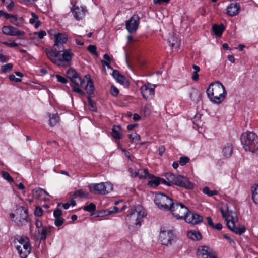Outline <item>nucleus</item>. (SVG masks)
<instances>
[{"label": "nucleus", "mask_w": 258, "mask_h": 258, "mask_svg": "<svg viewBox=\"0 0 258 258\" xmlns=\"http://www.w3.org/2000/svg\"><path fill=\"white\" fill-rule=\"evenodd\" d=\"M54 35L55 38L54 49L46 50L47 57L58 67L70 66L74 54L71 49H65L63 45L67 42V35L60 33L54 34Z\"/></svg>", "instance_id": "nucleus-1"}, {"label": "nucleus", "mask_w": 258, "mask_h": 258, "mask_svg": "<svg viewBox=\"0 0 258 258\" xmlns=\"http://www.w3.org/2000/svg\"><path fill=\"white\" fill-rule=\"evenodd\" d=\"M207 94L211 102L215 104H219L225 98L227 91L221 83L216 81L210 84L207 89Z\"/></svg>", "instance_id": "nucleus-2"}, {"label": "nucleus", "mask_w": 258, "mask_h": 258, "mask_svg": "<svg viewBox=\"0 0 258 258\" xmlns=\"http://www.w3.org/2000/svg\"><path fill=\"white\" fill-rule=\"evenodd\" d=\"M220 211L222 215L223 218L226 222L228 228L235 233L241 235L245 231V228L242 225H239L236 227L235 223L238 221V218L236 213L232 211L229 210L228 207L227 206L224 209L221 208Z\"/></svg>", "instance_id": "nucleus-3"}, {"label": "nucleus", "mask_w": 258, "mask_h": 258, "mask_svg": "<svg viewBox=\"0 0 258 258\" xmlns=\"http://www.w3.org/2000/svg\"><path fill=\"white\" fill-rule=\"evenodd\" d=\"M146 215V213L143 207L141 205H137L130 210L125 218V222L129 226L136 225L140 227L141 222Z\"/></svg>", "instance_id": "nucleus-4"}, {"label": "nucleus", "mask_w": 258, "mask_h": 258, "mask_svg": "<svg viewBox=\"0 0 258 258\" xmlns=\"http://www.w3.org/2000/svg\"><path fill=\"white\" fill-rule=\"evenodd\" d=\"M241 142L244 150L252 153L258 150V137L252 132H246L242 134Z\"/></svg>", "instance_id": "nucleus-5"}, {"label": "nucleus", "mask_w": 258, "mask_h": 258, "mask_svg": "<svg viewBox=\"0 0 258 258\" xmlns=\"http://www.w3.org/2000/svg\"><path fill=\"white\" fill-rule=\"evenodd\" d=\"M15 247L21 258H26L31 253V246L28 238L18 237L14 240Z\"/></svg>", "instance_id": "nucleus-6"}, {"label": "nucleus", "mask_w": 258, "mask_h": 258, "mask_svg": "<svg viewBox=\"0 0 258 258\" xmlns=\"http://www.w3.org/2000/svg\"><path fill=\"white\" fill-rule=\"evenodd\" d=\"M165 176L167 180L165 184L168 186L174 184L187 189H192L194 187L188 179L183 176L180 175L176 176L175 174L168 172L165 174Z\"/></svg>", "instance_id": "nucleus-7"}, {"label": "nucleus", "mask_w": 258, "mask_h": 258, "mask_svg": "<svg viewBox=\"0 0 258 258\" xmlns=\"http://www.w3.org/2000/svg\"><path fill=\"white\" fill-rule=\"evenodd\" d=\"M154 202L159 209L165 211H169L173 204L171 198L161 192L155 195Z\"/></svg>", "instance_id": "nucleus-8"}, {"label": "nucleus", "mask_w": 258, "mask_h": 258, "mask_svg": "<svg viewBox=\"0 0 258 258\" xmlns=\"http://www.w3.org/2000/svg\"><path fill=\"white\" fill-rule=\"evenodd\" d=\"M89 191L93 194L104 195L110 193L113 190V185L110 182L91 183L88 185Z\"/></svg>", "instance_id": "nucleus-9"}, {"label": "nucleus", "mask_w": 258, "mask_h": 258, "mask_svg": "<svg viewBox=\"0 0 258 258\" xmlns=\"http://www.w3.org/2000/svg\"><path fill=\"white\" fill-rule=\"evenodd\" d=\"M10 217L18 226H23L28 223V212L23 207L19 208L14 213H11Z\"/></svg>", "instance_id": "nucleus-10"}, {"label": "nucleus", "mask_w": 258, "mask_h": 258, "mask_svg": "<svg viewBox=\"0 0 258 258\" xmlns=\"http://www.w3.org/2000/svg\"><path fill=\"white\" fill-rule=\"evenodd\" d=\"M169 211L177 219H184V217L188 212V209L180 203H173Z\"/></svg>", "instance_id": "nucleus-11"}, {"label": "nucleus", "mask_w": 258, "mask_h": 258, "mask_svg": "<svg viewBox=\"0 0 258 258\" xmlns=\"http://www.w3.org/2000/svg\"><path fill=\"white\" fill-rule=\"evenodd\" d=\"M159 239L162 244L166 246H170L175 241L176 236L171 230L161 231Z\"/></svg>", "instance_id": "nucleus-12"}, {"label": "nucleus", "mask_w": 258, "mask_h": 258, "mask_svg": "<svg viewBox=\"0 0 258 258\" xmlns=\"http://www.w3.org/2000/svg\"><path fill=\"white\" fill-rule=\"evenodd\" d=\"M143 172L144 174H140V178H147L149 180L148 182V185L152 187L158 186L160 183H166V180L164 179L157 177L148 172L147 169H143Z\"/></svg>", "instance_id": "nucleus-13"}, {"label": "nucleus", "mask_w": 258, "mask_h": 258, "mask_svg": "<svg viewBox=\"0 0 258 258\" xmlns=\"http://www.w3.org/2000/svg\"><path fill=\"white\" fill-rule=\"evenodd\" d=\"M156 86L149 83L144 84L140 88L142 95L146 100L153 99Z\"/></svg>", "instance_id": "nucleus-14"}, {"label": "nucleus", "mask_w": 258, "mask_h": 258, "mask_svg": "<svg viewBox=\"0 0 258 258\" xmlns=\"http://www.w3.org/2000/svg\"><path fill=\"white\" fill-rule=\"evenodd\" d=\"M71 12L75 19L77 21H79L85 17L88 13V10L85 6H79L75 4L71 9Z\"/></svg>", "instance_id": "nucleus-15"}, {"label": "nucleus", "mask_w": 258, "mask_h": 258, "mask_svg": "<svg viewBox=\"0 0 258 258\" xmlns=\"http://www.w3.org/2000/svg\"><path fill=\"white\" fill-rule=\"evenodd\" d=\"M53 229H54V227L51 226H44L41 229L35 230L34 236L40 242H44L47 235L50 234Z\"/></svg>", "instance_id": "nucleus-16"}, {"label": "nucleus", "mask_w": 258, "mask_h": 258, "mask_svg": "<svg viewBox=\"0 0 258 258\" xmlns=\"http://www.w3.org/2000/svg\"><path fill=\"white\" fill-rule=\"evenodd\" d=\"M66 75L72 82L78 86H82L84 81L79 76L78 73L73 69L70 68L66 73Z\"/></svg>", "instance_id": "nucleus-17"}, {"label": "nucleus", "mask_w": 258, "mask_h": 258, "mask_svg": "<svg viewBox=\"0 0 258 258\" xmlns=\"http://www.w3.org/2000/svg\"><path fill=\"white\" fill-rule=\"evenodd\" d=\"M197 257L198 258H217L215 252L206 246H201L198 249Z\"/></svg>", "instance_id": "nucleus-18"}, {"label": "nucleus", "mask_w": 258, "mask_h": 258, "mask_svg": "<svg viewBox=\"0 0 258 258\" xmlns=\"http://www.w3.org/2000/svg\"><path fill=\"white\" fill-rule=\"evenodd\" d=\"M2 31L4 34L10 36H19L25 35L24 31H20L12 26H4L2 28Z\"/></svg>", "instance_id": "nucleus-19"}, {"label": "nucleus", "mask_w": 258, "mask_h": 258, "mask_svg": "<svg viewBox=\"0 0 258 258\" xmlns=\"http://www.w3.org/2000/svg\"><path fill=\"white\" fill-rule=\"evenodd\" d=\"M139 17L137 15H134L129 20L126 22V28L129 33H132L136 31L139 26Z\"/></svg>", "instance_id": "nucleus-20"}, {"label": "nucleus", "mask_w": 258, "mask_h": 258, "mask_svg": "<svg viewBox=\"0 0 258 258\" xmlns=\"http://www.w3.org/2000/svg\"><path fill=\"white\" fill-rule=\"evenodd\" d=\"M203 217L197 213L191 212L188 210L184 217L185 221L188 223L198 224L203 221Z\"/></svg>", "instance_id": "nucleus-21"}, {"label": "nucleus", "mask_w": 258, "mask_h": 258, "mask_svg": "<svg viewBox=\"0 0 258 258\" xmlns=\"http://www.w3.org/2000/svg\"><path fill=\"white\" fill-rule=\"evenodd\" d=\"M240 10V5L238 3H232L226 8L227 14L230 16H234L238 14Z\"/></svg>", "instance_id": "nucleus-22"}, {"label": "nucleus", "mask_w": 258, "mask_h": 258, "mask_svg": "<svg viewBox=\"0 0 258 258\" xmlns=\"http://www.w3.org/2000/svg\"><path fill=\"white\" fill-rule=\"evenodd\" d=\"M32 195L34 198L40 200H45L46 196H48V194L44 189L37 187L32 190Z\"/></svg>", "instance_id": "nucleus-23"}, {"label": "nucleus", "mask_w": 258, "mask_h": 258, "mask_svg": "<svg viewBox=\"0 0 258 258\" xmlns=\"http://www.w3.org/2000/svg\"><path fill=\"white\" fill-rule=\"evenodd\" d=\"M111 135L116 140H119L122 137L120 125H114L112 129Z\"/></svg>", "instance_id": "nucleus-24"}, {"label": "nucleus", "mask_w": 258, "mask_h": 258, "mask_svg": "<svg viewBox=\"0 0 258 258\" xmlns=\"http://www.w3.org/2000/svg\"><path fill=\"white\" fill-rule=\"evenodd\" d=\"M85 78L87 79V82L85 89L88 94L91 95L94 91L93 83L89 75H86Z\"/></svg>", "instance_id": "nucleus-25"}, {"label": "nucleus", "mask_w": 258, "mask_h": 258, "mask_svg": "<svg viewBox=\"0 0 258 258\" xmlns=\"http://www.w3.org/2000/svg\"><path fill=\"white\" fill-rule=\"evenodd\" d=\"M49 117V124L50 126H54L56 125L60 121V118L57 113L51 114L48 113Z\"/></svg>", "instance_id": "nucleus-26"}, {"label": "nucleus", "mask_w": 258, "mask_h": 258, "mask_svg": "<svg viewBox=\"0 0 258 258\" xmlns=\"http://www.w3.org/2000/svg\"><path fill=\"white\" fill-rule=\"evenodd\" d=\"M191 100L195 103H198L201 99L200 92L196 89H192L190 94Z\"/></svg>", "instance_id": "nucleus-27"}, {"label": "nucleus", "mask_w": 258, "mask_h": 258, "mask_svg": "<svg viewBox=\"0 0 258 258\" xmlns=\"http://www.w3.org/2000/svg\"><path fill=\"white\" fill-rule=\"evenodd\" d=\"M187 236L189 238L193 240H199L202 238L201 233L195 230L188 231L187 233Z\"/></svg>", "instance_id": "nucleus-28"}, {"label": "nucleus", "mask_w": 258, "mask_h": 258, "mask_svg": "<svg viewBox=\"0 0 258 258\" xmlns=\"http://www.w3.org/2000/svg\"><path fill=\"white\" fill-rule=\"evenodd\" d=\"M214 34L217 36H220L225 30L224 26L223 24L214 25L212 27Z\"/></svg>", "instance_id": "nucleus-29"}, {"label": "nucleus", "mask_w": 258, "mask_h": 258, "mask_svg": "<svg viewBox=\"0 0 258 258\" xmlns=\"http://www.w3.org/2000/svg\"><path fill=\"white\" fill-rule=\"evenodd\" d=\"M72 196L75 197V198L78 197L81 198L87 199L89 194L83 189H79L74 192L72 194Z\"/></svg>", "instance_id": "nucleus-30"}, {"label": "nucleus", "mask_w": 258, "mask_h": 258, "mask_svg": "<svg viewBox=\"0 0 258 258\" xmlns=\"http://www.w3.org/2000/svg\"><path fill=\"white\" fill-rule=\"evenodd\" d=\"M232 146L231 144H227L223 149V155L226 158H229L232 154Z\"/></svg>", "instance_id": "nucleus-31"}, {"label": "nucleus", "mask_w": 258, "mask_h": 258, "mask_svg": "<svg viewBox=\"0 0 258 258\" xmlns=\"http://www.w3.org/2000/svg\"><path fill=\"white\" fill-rule=\"evenodd\" d=\"M252 198L253 202L258 204V185H254L252 188Z\"/></svg>", "instance_id": "nucleus-32"}, {"label": "nucleus", "mask_w": 258, "mask_h": 258, "mask_svg": "<svg viewBox=\"0 0 258 258\" xmlns=\"http://www.w3.org/2000/svg\"><path fill=\"white\" fill-rule=\"evenodd\" d=\"M31 16L32 18L29 20L30 23L32 24H35V27L36 28L38 27L40 25V22L38 20V16L34 13L31 14Z\"/></svg>", "instance_id": "nucleus-33"}, {"label": "nucleus", "mask_w": 258, "mask_h": 258, "mask_svg": "<svg viewBox=\"0 0 258 258\" xmlns=\"http://www.w3.org/2000/svg\"><path fill=\"white\" fill-rule=\"evenodd\" d=\"M168 43H169V45L172 47H178L180 46V43L177 38H175L174 37H171L168 40Z\"/></svg>", "instance_id": "nucleus-34"}, {"label": "nucleus", "mask_w": 258, "mask_h": 258, "mask_svg": "<svg viewBox=\"0 0 258 258\" xmlns=\"http://www.w3.org/2000/svg\"><path fill=\"white\" fill-rule=\"evenodd\" d=\"M17 39H16L15 41H12L10 39L6 41L2 42L1 43L9 47H16L19 46L20 44H18L16 42Z\"/></svg>", "instance_id": "nucleus-35"}, {"label": "nucleus", "mask_w": 258, "mask_h": 258, "mask_svg": "<svg viewBox=\"0 0 258 258\" xmlns=\"http://www.w3.org/2000/svg\"><path fill=\"white\" fill-rule=\"evenodd\" d=\"M203 192L209 197H212L217 194L216 190H211L208 186H205L203 188Z\"/></svg>", "instance_id": "nucleus-36"}, {"label": "nucleus", "mask_w": 258, "mask_h": 258, "mask_svg": "<svg viewBox=\"0 0 258 258\" xmlns=\"http://www.w3.org/2000/svg\"><path fill=\"white\" fill-rule=\"evenodd\" d=\"M143 170H139L137 169L134 171V170L132 168H130L128 169L129 172L130 173L131 176L133 177H139V178L140 174H144Z\"/></svg>", "instance_id": "nucleus-37"}, {"label": "nucleus", "mask_w": 258, "mask_h": 258, "mask_svg": "<svg viewBox=\"0 0 258 258\" xmlns=\"http://www.w3.org/2000/svg\"><path fill=\"white\" fill-rule=\"evenodd\" d=\"M13 67V65L12 63H7L6 64L3 65L1 67V70L3 73H6L10 72L12 70Z\"/></svg>", "instance_id": "nucleus-38"}, {"label": "nucleus", "mask_w": 258, "mask_h": 258, "mask_svg": "<svg viewBox=\"0 0 258 258\" xmlns=\"http://www.w3.org/2000/svg\"><path fill=\"white\" fill-rule=\"evenodd\" d=\"M129 138L132 142L135 143H138L141 139L140 136L136 133L130 134Z\"/></svg>", "instance_id": "nucleus-39"}, {"label": "nucleus", "mask_w": 258, "mask_h": 258, "mask_svg": "<svg viewBox=\"0 0 258 258\" xmlns=\"http://www.w3.org/2000/svg\"><path fill=\"white\" fill-rule=\"evenodd\" d=\"M83 209L89 212H93L96 209V206L94 204L91 203L88 205L84 206Z\"/></svg>", "instance_id": "nucleus-40"}, {"label": "nucleus", "mask_w": 258, "mask_h": 258, "mask_svg": "<svg viewBox=\"0 0 258 258\" xmlns=\"http://www.w3.org/2000/svg\"><path fill=\"white\" fill-rule=\"evenodd\" d=\"M3 4L9 9H12L14 7V3L13 0H1Z\"/></svg>", "instance_id": "nucleus-41"}, {"label": "nucleus", "mask_w": 258, "mask_h": 258, "mask_svg": "<svg viewBox=\"0 0 258 258\" xmlns=\"http://www.w3.org/2000/svg\"><path fill=\"white\" fill-rule=\"evenodd\" d=\"M87 50L92 54L95 55L96 57H98V54L96 51V47L95 45H89L87 47Z\"/></svg>", "instance_id": "nucleus-42"}, {"label": "nucleus", "mask_w": 258, "mask_h": 258, "mask_svg": "<svg viewBox=\"0 0 258 258\" xmlns=\"http://www.w3.org/2000/svg\"><path fill=\"white\" fill-rule=\"evenodd\" d=\"M2 176L4 179L8 182L13 181V179L11 177L9 173L6 171H2Z\"/></svg>", "instance_id": "nucleus-43"}, {"label": "nucleus", "mask_w": 258, "mask_h": 258, "mask_svg": "<svg viewBox=\"0 0 258 258\" xmlns=\"http://www.w3.org/2000/svg\"><path fill=\"white\" fill-rule=\"evenodd\" d=\"M64 222V219L62 217L55 218L54 225L57 227H59L62 225Z\"/></svg>", "instance_id": "nucleus-44"}, {"label": "nucleus", "mask_w": 258, "mask_h": 258, "mask_svg": "<svg viewBox=\"0 0 258 258\" xmlns=\"http://www.w3.org/2000/svg\"><path fill=\"white\" fill-rule=\"evenodd\" d=\"M119 209L116 206H114L113 208H110L104 211L105 214L108 215L115 212H119Z\"/></svg>", "instance_id": "nucleus-45"}, {"label": "nucleus", "mask_w": 258, "mask_h": 258, "mask_svg": "<svg viewBox=\"0 0 258 258\" xmlns=\"http://www.w3.org/2000/svg\"><path fill=\"white\" fill-rule=\"evenodd\" d=\"M88 101H89V109L92 111L96 112L97 111V109H96V108L95 107V103L91 100L90 96H89L88 97Z\"/></svg>", "instance_id": "nucleus-46"}, {"label": "nucleus", "mask_w": 258, "mask_h": 258, "mask_svg": "<svg viewBox=\"0 0 258 258\" xmlns=\"http://www.w3.org/2000/svg\"><path fill=\"white\" fill-rule=\"evenodd\" d=\"M189 158L187 157H181L179 159V163L181 166H184L186 163L189 162Z\"/></svg>", "instance_id": "nucleus-47"}, {"label": "nucleus", "mask_w": 258, "mask_h": 258, "mask_svg": "<svg viewBox=\"0 0 258 258\" xmlns=\"http://www.w3.org/2000/svg\"><path fill=\"white\" fill-rule=\"evenodd\" d=\"M80 86H78L75 85L73 87V91L79 94L81 96H84L85 95V93L81 89H80Z\"/></svg>", "instance_id": "nucleus-48"}, {"label": "nucleus", "mask_w": 258, "mask_h": 258, "mask_svg": "<svg viewBox=\"0 0 258 258\" xmlns=\"http://www.w3.org/2000/svg\"><path fill=\"white\" fill-rule=\"evenodd\" d=\"M110 93L113 96H117L119 93V90L114 86H112L110 88Z\"/></svg>", "instance_id": "nucleus-49"}, {"label": "nucleus", "mask_w": 258, "mask_h": 258, "mask_svg": "<svg viewBox=\"0 0 258 258\" xmlns=\"http://www.w3.org/2000/svg\"><path fill=\"white\" fill-rule=\"evenodd\" d=\"M55 77L56 78L57 81L58 82L61 83L62 84H66L68 82L67 80L64 77L59 75H56Z\"/></svg>", "instance_id": "nucleus-50"}, {"label": "nucleus", "mask_w": 258, "mask_h": 258, "mask_svg": "<svg viewBox=\"0 0 258 258\" xmlns=\"http://www.w3.org/2000/svg\"><path fill=\"white\" fill-rule=\"evenodd\" d=\"M11 22L17 26H21V23L18 22L17 17L14 15L10 20Z\"/></svg>", "instance_id": "nucleus-51"}, {"label": "nucleus", "mask_w": 258, "mask_h": 258, "mask_svg": "<svg viewBox=\"0 0 258 258\" xmlns=\"http://www.w3.org/2000/svg\"><path fill=\"white\" fill-rule=\"evenodd\" d=\"M118 82L121 84H124L126 82V80L125 78L122 76V75H120L118 78L116 79Z\"/></svg>", "instance_id": "nucleus-52"}, {"label": "nucleus", "mask_w": 258, "mask_h": 258, "mask_svg": "<svg viewBox=\"0 0 258 258\" xmlns=\"http://www.w3.org/2000/svg\"><path fill=\"white\" fill-rule=\"evenodd\" d=\"M35 224V226L36 227V230H38V229H41L44 227L43 226L42 222H41V221L39 220V219L36 220Z\"/></svg>", "instance_id": "nucleus-53"}, {"label": "nucleus", "mask_w": 258, "mask_h": 258, "mask_svg": "<svg viewBox=\"0 0 258 258\" xmlns=\"http://www.w3.org/2000/svg\"><path fill=\"white\" fill-rule=\"evenodd\" d=\"M34 214L37 216H41L43 214V211L41 208L40 207H36L34 211Z\"/></svg>", "instance_id": "nucleus-54"}, {"label": "nucleus", "mask_w": 258, "mask_h": 258, "mask_svg": "<svg viewBox=\"0 0 258 258\" xmlns=\"http://www.w3.org/2000/svg\"><path fill=\"white\" fill-rule=\"evenodd\" d=\"M9 78L10 81L15 82H20L21 81V78H16L14 75H10Z\"/></svg>", "instance_id": "nucleus-55"}, {"label": "nucleus", "mask_w": 258, "mask_h": 258, "mask_svg": "<svg viewBox=\"0 0 258 258\" xmlns=\"http://www.w3.org/2000/svg\"><path fill=\"white\" fill-rule=\"evenodd\" d=\"M170 0H153V2L155 5H161L163 3H168Z\"/></svg>", "instance_id": "nucleus-56"}, {"label": "nucleus", "mask_w": 258, "mask_h": 258, "mask_svg": "<svg viewBox=\"0 0 258 258\" xmlns=\"http://www.w3.org/2000/svg\"><path fill=\"white\" fill-rule=\"evenodd\" d=\"M35 35H37L40 39H42L46 35V33L44 31H40L38 32L35 33Z\"/></svg>", "instance_id": "nucleus-57"}, {"label": "nucleus", "mask_w": 258, "mask_h": 258, "mask_svg": "<svg viewBox=\"0 0 258 258\" xmlns=\"http://www.w3.org/2000/svg\"><path fill=\"white\" fill-rule=\"evenodd\" d=\"M165 147L163 145L160 146L158 148V153L160 156H162L165 151Z\"/></svg>", "instance_id": "nucleus-58"}, {"label": "nucleus", "mask_w": 258, "mask_h": 258, "mask_svg": "<svg viewBox=\"0 0 258 258\" xmlns=\"http://www.w3.org/2000/svg\"><path fill=\"white\" fill-rule=\"evenodd\" d=\"M61 211L59 209H56L53 212V216L54 218H58V217H61Z\"/></svg>", "instance_id": "nucleus-59"}, {"label": "nucleus", "mask_w": 258, "mask_h": 258, "mask_svg": "<svg viewBox=\"0 0 258 258\" xmlns=\"http://www.w3.org/2000/svg\"><path fill=\"white\" fill-rule=\"evenodd\" d=\"M9 60V58L4 55L3 54L0 53V61L2 63L7 62Z\"/></svg>", "instance_id": "nucleus-60"}, {"label": "nucleus", "mask_w": 258, "mask_h": 258, "mask_svg": "<svg viewBox=\"0 0 258 258\" xmlns=\"http://www.w3.org/2000/svg\"><path fill=\"white\" fill-rule=\"evenodd\" d=\"M103 58L105 59V61L107 62H111L112 60V58H111L107 54H104Z\"/></svg>", "instance_id": "nucleus-61"}, {"label": "nucleus", "mask_w": 258, "mask_h": 258, "mask_svg": "<svg viewBox=\"0 0 258 258\" xmlns=\"http://www.w3.org/2000/svg\"><path fill=\"white\" fill-rule=\"evenodd\" d=\"M207 222L208 224L211 227H212L214 226V223L212 221V218L210 217H207L206 218Z\"/></svg>", "instance_id": "nucleus-62"}, {"label": "nucleus", "mask_w": 258, "mask_h": 258, "mask_svg": "<svg viewBox=\"0 0 258 258\" xmlns=\"http://www.w3.org/2000/svg\"><path fill=\"white\" fill-rule=\"evenodd\" d=\"M212 228H214L217 230H220L222 228V225L221 223H217L216 225L214 224V226H213Z\"/></svg>", "instance_id": "nucleus-63"}, {"label": "nucleus", "mask_w": 258, "mask_h": 258, "mask_svg": "<svg viewBox=\"0 0 258 258\" xmlns=\"http://www.w3.org/2000/svg\"><path fill=\"white\" fill-rule=\"evenodd\" d=\"M120 75L121 74H120V73L118 71H117V70H113V71L112 75L115 79L118 78Z\"/></svg>", "instance_id": "nucleus-64"}]
</instances>
